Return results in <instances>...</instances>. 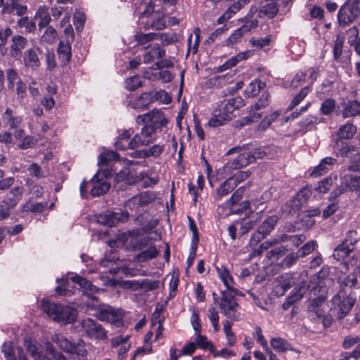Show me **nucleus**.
Segmentation results:
<instances>
[{
    "mask_svg": "<svg viewBox=\"0 0 360 360\" xmlns=\"http://www.w3.org/2000/svg\"><path fill=\"white\" fill-rule=\"evenodd\" d=\"M217 271L224 285L229 291L236 292L238 290L233 287V280L227 269L223 266L217 268Z\"/></svg>",
    "mask_w": 360,
    "mask_h": 360,
    "instance_id": "nucleus-31",
    "label": "nucleus"
},
{
    "mask_svg": "<svg viewBox=\"0 0 360 360\" xmlns=\"http://www.w3.org/2000/svg\"><path fill=\"white\" fill-rule=\"evenodd\" d=\"M83 331L90 339L103 340L107 339V330L95 320L87 318L81 322Z\"/></svg>",
    "mask_w": 360,
    "mask_h": 360,
    "instance_id": "nucleus-5",
    "label": "nucleus"
},
{
    "mask_svg": "<svg viewBox=\"0 0 360 360\" xmlns=\"http://www.w3.org/2000/svg\"><path fill=\"white\" fill-rule=\"evenodd\" d=\"M359 15L360 12L347 0L338 11V22L340 26L346 27L353 22Z\"/></svg>",
    "mask_w": 360,
    "mask_h": 360,
    "instance_id": "nucleus-10",
    "label": "nucleus"
},
{
    "mask_svg": "<svg viewBox=\"0 0 360 360\" xmlns=\"http://www.w3.org/2000/svg\"><path fill=\"white\" fill-rule=\"evenodd\" d=\"M354 247H351L349 244L345 240L342 243L339 244L334 250L333 257L337 260L343 259L347 257L353 250Z\"/></svg>",
    "mask_w": 360,
    "mask_h": 360,
    "instance_id": "nucleus-32",
    "label": "nucleus"
},
{
    "mask_svg": "<svg viewBox=\"0 0 360 360\" xmlns=\"http://www.w3.org/2000/svg\"><path fill=\"white\" fill-rule=\"evenodd\" d=\"M155 140V132L144 125L141 131L128 142L127 147L133 150L141 146H147Z\"/></svg>",
    "mask_w": 360,
    "mask_h": 360,
    "instance_id": "nucleus-8",
    "label": "nucleus"
},
{
    "mask_svg": "<svg viewBox=\"0 0 360 360\" xmlns=\"http://www.w3.org/2000/svg\"><path fill=\"white\" fill-rule=\"evenodd\" d=\"M23 63L25 68L32 70H37L40 66V60L36 49H30L25 51Z\"/></svg>",
    "mask_w": 360,
    "mask_h": 360,
    "instance_id": "nucleus-22",
    "label": "nucleus"
},
{
    "mask_svg": "<svg viewBox=\"0 0 360 360\" xmlns=\"http://www.w3.org/2000/svg\"><path fill=\"white\" fill-rule=\"evenodd\" d=\"M278 221V217L276 215L269 217L262 225L258 227L259 231H261L266 236L269 235L272 230L274 229Z\"/></svg>",
    "mask_w": 360,
    "mask_h": 360,
    "instance_id": "nucleus-37",
    "label": "nucleus"
},
{
    "mask_svg": "<svg viewBox=\"0 0 360 360\" xmlns=\"http://www.w3.org/2000/svg\"><path fill=\"white\" fill-rule=\"evenodd\" d=\"M136 122L139 124L145 123V125L155 133L157 130L167 125L168 120L162 110L154 109L148 113L139 115Z\"/></svg>",
    "mask_w": 360,
    "mask_h": 360,
    "instance_id": "nucleus-4",
    "label": "nucleus"
},
{
    "mask_svg": "<svg viewBox=\"0 0 360 360\" xmlns=\"http://www.w3.org/2000/svg\"><path fill=\"white\" fill-rule=\"evenodd\" d=\"M110 175L108 170L98 171L91 179L90 183L92 188L90 194L93 197H98L107 193L110 185L107 181V177Z\"/></svg>",
    "mask_w": 360,
    "mask_h": 360,
    "instance_id": "nucleus-6",
    "label": "nucleus"
},
{
    "mask_svg": "<svg viewBox=\"0 0 360 360\" xmlns=\"http://www.w3.org/2000/svg\"><path fill=\"white\" fill-rule=\"evenodd\" d=\"M310 196L311 192L308 188H304L300 190L290 202V212L298 211L307 202Z\"/></svg>",
    "mask_w": 360,
    "mask_h": 360,
    "instance_id": "nucleus-21",
    "label": "nucleus"
},
{
    "mask_svg": "<svg viewBox=\"0 0 360 360\" xmlns=\"http://www.w3.org/2000/svg\"><path fill=\"white\" fill-rule=\"evenodd\" d=\"M250 2V0H238V1L234 2L226 11L225 13H228L229 15H232L238 11H240L243 6L247 5Z\"/></svg>",
    "mask_w": 360,
    "mask_h": 360,
    "instance_id": "nucleus-63",
    "label": "nucleus"
},
{
    "mask_svg": "<svg viewBox=\"0 0 360 360\" xmlns=\"http://www.w3.org/2000/svg\"><path fill=\"white\" fill-rule=\"evenodd\" d=\"M127 102V105L133 109L144 110L150 102V93H143L139 97L130 98Z\"/></svg>",
    "mask_w": 360,
    "mask_h": 360,
    "instance_id": "nucleus-26",
    "label": "nucleus"
},
{
    "mask_svg": "<svg viewBox=\"0 0 360 360\" xmlns=\"http://www.w3.org/2000/svg\"><path fill=\"white\" fill-rule=\"evenodd\" d=\"M207 316L213 326L214 330L215 331H218L219 329V317L218 311L216 310V309L214 307H211L208 309Z\"/></svg>",
    "mask_w": 360,
    "mask_h": 360,
    "instance_id": "nucleus-59",
    "label": "nucleus"
},
{
    "mask_svg": "<svg viewBox=\"0 0 360 360\" xmlns=\"http://www.w3.org/2000/svg\"><path fill=\"white\" fill-rule=\"evenodd\" d=\"M51 340L55 342L62 350L70 352L72 349V343L60 334L55 333L51 336Z\"/></svg>",
    "mask_w": 360,
    "mask_h": 360,
    "instance_id": "nucleus-36",
    "label": "nucleus"
},
{
    "mask_svg": "<svg viewBox=\"0 0 360 360\" xmlns=\"http://www.w3.org/2000/svg\"><path fill=\"white\" fill-rule=\"evenodd\" d=\"M47 206V202H36L33 203L30 200L27 201L21 208L22 212H32L35 213L42 212Z\"/></svg>",
    "mask_w": 360,
    "mask_h": 360,
    "instance_id": "nucleus-38",
    "label": "nucleus"
},
{
    "mask_svg": "<svg viewBox=\"0 0 360 360\" xmlns=\"http://www.w3.org/2000/svg\"><path fill=\"white\" fill-rule=\"evenodd\" d=\"M24 188L22 186H17L12 188L7 193V197L5 200H4V201L6 202V204L10 206V207L13 209L20 200Z\"/></svg>",
    "mask_w": 360,
    "mask_h": 360,
    "instance_id": "nucleus-29",
    "label": "nucleus"
},
{
    "mask_svg": "<svg viewBox=\"0 0 360 360\" xmlns=\"http://www.w3.org/2000/svg\"><path fill=\"white\" fill-rule=\"evenodd\" d=\"M165 53V51L161 49L158 44L147 46L143 55V63H150L156 59L162 58Z\"/></svg>",
    "mask_w": 360,
    "mask_h": 360,
    "instance_id": "nucleus-19",
    "label": "nucleus"
},
{
    "mask_svg": "<svg viewBox=\"0 0 360 360\" xmlns=\"http://www.w3.org/2000/svg\"><path fill=\"white\" fill-rule=\"evenodd\" d=\"M131 133L130 130L122 129L120 131L117 140L115 142V147L120 150H125L127 147L128 139L130 138Z\"/></svg>",
    "mask_w": 360,
    "mask_h": 360,
    "instance_id": "nucleus-41",
    "label": "nucleus"
},
{
    "mask_svg": "<svg viewBox=\"0 0 360 360\" xmlns=\"http://www.w3.org/2000/svg\"><path fill=\"white\" fill-rule=\"evenodd\" d=\"M355 302L356 298L352 292L341 288L330 300V310H336L337 318L341 320L349 313Z\"/></svg>",
    "mask_w": 360,
    "mask_h": 360,
    "instance_id": "nucleus-2",
    "label": "nucleus"
},
{
    "mask_svg": "<svg viewBox=\"0 0 360 360\" xmlns=\"http://www.w3.org/2000/svg\"><path fill=\"white\" fill-rule=\"evenodd\" d=\"M294 283L292 275L290 274L281 275L276 278L274 292L277 295H283Z\"/></svg>",
    "mask_w": 360,
    "mask_h": 360,
    "instance_id": "nucleus-16",
    "label": "nucleus"
},
{
    "mask_svg": "<svg viewBox=\"0 0 360 360\" xmlns=\"http://www.w3.org/2000/svg\"><path fill=\"white\" fill-rule=\"evenodd\" d=\"M27 40L25 37L15 34L11 37L10 46V55L14 58H19L22 55V51L26 47Z\"/></svg>",
    "mask_w": 360,
    "mask_h": 360,
    "instance_id": "nucleus-17",
    "label": "nucleus"
},
{
    "mask_svg": "<svg viewBox=\"0 0 360 360\" xmlns=\"http://www.w3.org/2000/svg\"><path fill=\"white\" fill-rule=\"evenodd\" d=\"M41 307L42 310L56 321L69 323L75 319L76 311L70 307L58 304L46 300L41 302Z\"/></svg>",
    "mask_w": 360,
    "mask_h": 360,
    "instance_id": "nucleus-1",
    "label": "nucleus"
},
{
    "mask_svg": "<svg viewBox=\"0 0 360 360\" xmlns=\"http://www.w3.org/2000/svg\"><path fill=\"white\" fill-rule=\"evenodd\" d=\"M311 91L309 86L302 88L300 91L293 98L290 104L288 107V110H292L295 106L299 105L301 101L307 96Z\"/></svg>",
    "mask_w": 360,
    "mask_h": 360,
    "instance_id": "nucleus-49",
    "label": "nucleus"
},
{
    "mask_svg": "<svg viewBox=\"0 0 360 360\" xmlns=\"http://www.w3.org/2000/svg\"><path fill=\"white\" fill-rule=\"evenodd\" d=\"M300 257L298 256L297 252H292L287 255L285 258L281 261L280 266L283 269H288L295 264Z\"/></svg>",
    "mask_w": 360,
    "mask_h": 360,
    "instance_id": "nucleus-55",
    "label": "nucleus"
},
{
    "mask_svg": "<svg viewBox=\"0 0 360 360\" xmlns=\"http://www.w3.org/2000/svg\"><path fill=\"white\" fill-rule=\"evenodd\" d=\"M70 42L60 41L58 44V54L59 58L64 64L70 62L72 56L71 46Z\"/></svg>",
    "mask_w": 360,
    "mask_h": 360,
    "instance_id": "nucleus-33",
    "label": "nucleus"
},
{
    "mask_svg": "<svg viewBox=\"0 0 360 360\" xmlns=\"http://www.w3.org/2000/svg\"><path fill=\"white\" fill-rule=\"evenodd\" d=\"M191 323L195 331V333H199L202 331V326L200 319L199 311L196 307H193L191 316Z\"/></svg>",
    "mask_w": 360,
    "mask_h": 360,
    "instance_id": "nucleus-51",
    "label": "nucleus"
},
{
    "mask_svg": "<svg viewBox=\"0 0 360 360\" xmlns=\"http://www.w3.org/2000/svg\"><path fill=\"white\" fill-rule=\"evenodd\" d=\"M24 345L27 352L34 360H52L45 355L37 344L32 340H25Z\"/></svg>",
    "mask_w": 360,
    "mask_h": 360,
    "instance_id": "nucleus-25",
    "label": "nucleus"
},
{
    "mask_svg": "<svg viewBox=\"0 0 360 360\" xmlns=\"http://www.w3.org/2000/svg\"><path fill=\"white\" fill-rule=\"evenodd\" d=\"M238 152H240L239 155L229 163L231 168L238 169L245 167L254 162V157L252 156V152L245 150V146L243 147L232 148L228 151L227 154L230 155Z\"/></svg>",
    "mask_w": 360,
    "mask_h": 360,
    "instance_id": "nucleus-13",
    "label": "nucleus"
},
{
    "mask_svg": "<svg viewBox=\"0 0 360 360\" xmlns=\"http://www.w3.org/2000/svg\"><path fill=\"white\" fill-rule=\"evenodd\" d=\"M85 304L87 309L95 311L94 315L100 321L117 324V326L122 323V315L121 312L110 306L99 304L98 300L97 301L86 302Z\"/></svg>",
    "mask_w": 360,
    "mask_h": 360,
    "instance_id": "nucleus-3",
    "label": "nucleus"
},
{
    "mask_svg": "<svg viewBox=\"0 0 360 360\" xmlns=\"http://www.w3.org/2000/svg\"><path fill=\"white\" fill-rule=\"evenodd\" d=\"M57 38V32L56 30L51 26H49L46 27L44 34L40 37L41 43L44 44H53Z\"/></svg>",
    "mask_w": 360,
    "mask_h": 360,
    "instance_id": "nucleus-46",
    "label": "nucleus"
},
{
    "mask_svg": "<svg viewBox=\"0 0 360 360\" xmlns=\"http://www.w3.org/2000/svg\"><path fill=\"white\" fill-rule=\"evenodd\" d=\"M141 290L144 292L154 290L159 288L160 282L158 280L141 279Z\"/></svg>",
    "mask_w": 360,
    "mask_h": 360,
    "instance_id": "nucleus-57",
    "label": "nucleus"
},
{
    "mask_svg": "<svg viewBox=\"0 0 360 360\" xmlns=\"http://www.w3.org/2000/svg\"><path fill=\"white\" fill-rule=\"evenodd\" d=\"M269 94L268 93L264 92L258 102H257L253 105L250 106V111L259 110L262 108L266 107L269 103Z\"/></svg>",
    "mask_w": 360,
    "mask_h": 360,
    "instance_id": "nucleus-58",
    "label": "nucleus"
},
{
    "mask_svg": "<svg viewBox=\"0 0 360 360\" xmlns=\"http://www.w3.org/2000/svg\"><path fill=\"white\" fill-rule=\"evenodd\" d=\"M356 132V127L352 123H347L340 127L336 131V140L339 144H345L342 140L351 139Z\"/></svg>",
    "mask_w": 360,
    "mask_h": 360,
    "instance_id": "nucleus-20",
    "label": "nucleus"
},
{
    "mask_svg": "<svg viewBox=\"0 0 360 360\" xmlns=\"http://www.w3.org/2000/svg\"><path fill=\"white\" fill-rule=\"evenodd\" d=\"M27 171L29 172L30 175L37 179H41L44 176V174L41 167L37 163H32L27 167Z\"/></svg>",
    "mask_w": 360,
    "mask_h": 360,
    "instance_id": "nucleus-64",
    "label": "nucleus"
},
{
    "mask_svg": "<svg viewBox=\"0 0 360 360\" xmlns=\"http://www.w3.org/2000/svg\"><path fill=\"white\" fill-rule=\"evenodd\" d=\"M316 243L314 240H310L304 244L301 248L297 250L298 256L304 257L310 254L315 248Z\"/></svg>",
    "mask_w": 360,
    "mask_h": 360,
    "instance_id": "nucleus-60",
    "label": "nucleus"
},
{
    "mask_svg": "<svg viewBox=\"0 0 360 360\" xmlns=\"http://www.w3.org/2000/svg\"><path fill=\"white\" fill-rule=\"evenodd\" d=\"M229 120H231L222 113L221 109H216L214 110L212 116L208 122V124L210 127H217L224 125Z\"/></svg>",
    "mask_w": 360,
    "mask_h": 360,
    "instance_id": "nucleus-35",
    "label": "nucleus"
},
{
    "mask_svg": "<svg viewBox=\"0 0 360 360\" xmlns=\"http://www.w3.org/2000/svg\"><path fill=\"white\" fill-rule=\"evenodd\" d=\"M336 102L333 98H328L324 100L320 107V111L322 115H330L335 110Z\"/></svg>",
    "mask_w": 360,
    "mask_h": 360,
    "instance_id": "nucleus-47",
    "label": "nucleus"
},
{
    "mask_svg": "<svg viewBox=\"0 0 360 360\" xmlns=\"http://www.w3.org/2000/svg\"><path fill=\"white\" fill-rule=\"evenodd\" d=\"M159 254V251L155 246H150L147 250L141 252L136 256V259L140 262H146L155 258Z\"/></svg>",
    "mask_w": 360,
    "mask_h": 360,
    "instance_id": "nucleus-44",
    "label": "nucleus"
},
{
    "mask_svg": "<svg viewBox=\"0 0 360 360\" xmlns=\"http://www.w3.org/2000/svg\"><path fill=\"white\" fill-rule=\"evenodd\" d=\"M236 187V183L233 181V179L229 178L217 189L216 195L214 197L215 200L217 201L221 200L224 196L231 193Z\"/></svg>",
    "mask_w": 360,
    "mask_h": 360,
    "instance_id": "nucleus-28",
    "label": "nucleus"
},
{
    "mask_svg": "<svg viewBox=\"0 0 360 360\" xmlns=\"http://www.w3.org/2000/svg\"><path fill=\"white\" fill-rule=\"evenodd\" d=\"M200 333H195V343L196 347L204 350H210L212 352H214V347L212 342L209 341L205 335H202Z\"/></svg>",
    "mask_w": 360,
    "mask_h": 360,
    "instance_id": "nucleus-42",
    "label": "nucleus"
},
{
    "mask_svg": "<svg viewBox=\"0 0 360 360\" xmlns=\"http://www.w3.org/2000/svg\"><path fill=\"white\" fill-rule=\"evenodd\" d=\"M342 186L334 190L332 194L336 198L347 191L360 192V176L346 174L342 178Z\"/></svg>",
    "mask_w": 360,
    "mask_h": 360,
    "instance_id": "nucleus-11",
    "label": "nucleus"
},
{
    "mask_svg": "<svg viewBox=\"0 0 360 360\" xmlns=\"http://www.w3.org/2000/svg\"><path fill=\"white\" fill-rule=\"evenodd\" d=\"M156 40H160L162 44L165 46L176 42L177 37L173 32L156 33Z\"/></svg>",
    "mask_w": 360,
    "mask_h": 360,
    "instance_id": "nucleus-50",
    "label": "nucleus"
},
{
    "mask_svg": "<svg viewBox=\"0 0 360 360\" xmlns=\"http://www.w3.org/2000/svg\"><path fill=\"white\" fill-rule=\"evenodd\" d=\"M35 18L39 19L38 27L40 30L47 27L51 20L48 6H39L35 13Z\"/></svg>",
    "mask_w": 360,
    "mask_h": 360,
    "instance_id": "nucleus-30",
    "label": "nucleus"
},
{
    "mask_svg": "<svg viewBox=\"0 0 360 360\" xmlns=\"http://www.w3.org/2000/svg\"><path fill=\"white\" fill-rule=\"evenodd\" d=\"M193 33L195 36V41L193 44H192V37L193 35L190 34L189 37L188 38L187 43H188V53L192 52L193 54H195L198 51L199 43H200V30L199 27H195L193 30Z\"/></svg>",
    "mask_w": 360,
    "mask_h": 360,
    "instance_id": "nucleus-45",
    "label": "nucleus"
},
{
    "mask_svg": "<svg viewBox=\"0 0 360 360\" xmlns=\"http://www.w3.org/2000/svg\"><path fill=\"white\" fill-rule=\"evenodd\" d=\"M260 205L262 206L261 210L257 212L255 214L252 216L250 219L248 221L243 220L242 221L239 230V233L240 236L246 234L248 231H250L256 226L258 221H259L262 219V213L265 209V206L264 203H261Z\"/></svg>",
    "mask_w": 360,
    "mask_h": 360,
    "instance_id": "nucleus-18",
    "label": "nucleus"
},
{
    "mask_svg": "<svg viewBox=\"0 0 360 360\" xmlns=\"http://www.w3.org/2000/svg\"><path fill=\"white\" fill-rule=\"evenodd\" d=\"M126 88L129 91H134L142 84L140 76L134 75L125 80Z\"/></svg>",
    "mask_w": 360,
    "mask_h": 360,
    "instance_id": "nucleus-56",
    "label": "nucleus"
},
{
    "mask_svg": "<svg viewBox=\"0 0 360 360\" xmlns=\"http://www.w3.org/2000/svg\"><path fill=\"white\" fill-rule=\"evenodd\" d=\"M6 79L8 82V87L9 89H13L17 81L21 79L18 72L13 68H8L6 71Z\"/></svg>",
    "mask_w": 360,
    "mask_h": 360,
    "instance_id": "nucleus-53",
    "label": "nucleus"
},
{
    "mask_svg": "<svg viewBox=\"0 0 360 360\" xmlns=\"http://www.w3.org/2000/svg\"><path fill=\"white\" fill-rule=\"evenodd\" d=\"M135 39L137 42V44L142 45L148 41H151L153 40H156V33L148 32V33H143V32H137L135 36Z\"/></svg>",
    "mask_w": 360,
    "mask_h": 360,
    "instance_id": "nucleus-54",
    "label": "nucleus"
},
{
    "mask_svg": "<svg viewBox=\"0 0 360 360\" xmlns=\"http://www.w3.org/2000/svg\"><path fill=\"white\" fill-rule=\"evenodd\" d=\"M1 351L6 360H15V352L12 342H5L1 347Z\"/></svg>",
    "mask_w": 360,
    "mask_h": 360,
    "instance_id": "nucleus-61",
    "label": "nucleus"
},
{
    "mask_svg": "<svg viewBox=\"0 0 360 360\" xmlns=\"http://www.w3.org/2000/svg\"><path fill=\"white\" fill-rule=\"evenodd\" d=\"M308 290V285L306 281H302L298 286L292 290L290 296L297 302L300 300Z\"/></svg>",
    "mask_w": 360,
    "mask_h": 360,
    "instance_id": "nucleus-52",
    "label": "nucleus"
},
{
    "mask_svg": "<svg viewBox=\"0 0 360 360\" xmlns=\"http://www.w3.org/2000/svg\"><path fill=\"white\" fill-rule=\"evenodd\" d=\"M71 280L77 284L84 290V294L91 299L88 302L97 301V297L94 296L93 294L98 292L99 289L94 286L91 282L79 275L72 276Z\"/></svg>",
    "mask_w": 360,
    "mask_h": 360,
    "instance_id": "nucleus-15",
    "label": "nucleus"
},
{
    "mask_svg": "<svg viewBox=\"0 0 360 360\" xmlns=\"http://www.w3.org/2000/svg\"><path fill=\"white\" fill-rule=\"evenodd\" d=\"M266 86L264 82L261 80H254L251 82L245 89V92L249 97H255L259 94L262 89Z\"/></svg>",
    "mask_w": 360,
    "mask_h": 360,
    "instance_id": "nucleus-39",
    "label": "nucleus"
},
{
    "mask_svg": "<svg viewBox=\"0 0 360 360\" xmlns=\"http://www.w3.org/2000/svg\"><path fill=\"white\" fill-rule=\"evenodd\" d=\"M214 298V303L220 308L221 313L225 316L231 318L230 312L233 311L238 307L237 302H225L222 300H219V297L215 292L212 293Z\"/></svg>",
    "mask_w": 360,
    "mask_h": 360,
    "instance_id": "nucleus-27",
    "label": "nucleus"
},
{
    "mask_svg": "<svg viewBox=\"0 0 360 360\" xmlns=\"http://www.w3.org/2000/svg\"><path fill=\"white\" fill-rule=\"evenodd\" d=\"M360 115V101L354 100L349 101L342 111L344 118Z\"/></svg>",
    "mask_w": 360,
    "mask_h": 360,
    "instance_id": "nucleus-34",
    "label": "nucleus"
},
{
    "mask_svg": "<svg viewBox=\"0 0 360 360\" xmlns=\"http://www.w3.org/2000/svg\"><path fill=\"white\" fill-rule=\"evenodd\" d=\"M129 214L127 212H115L112 211H105L97 215V221L99 224L108 226H115L119 222H124L127 220Z\"/></svg>",
    "mask_w": 360,
    "mask_h": 360,
    "instance_id": "nucleus-12",
    "label": "nucleus"
},
{
    "mask_svg": "<svg viewBox=\"0 0 360 360\" xmlns=\"http://www.w3.org/2000/svg\"><path fill=\"white\" fill-rule=\"evenodd\" d=\"M343 44H344L343 37H342L340 35H338L336 37L334 46H333V56L335 60H338L342 54Z\"/></svg>",
    "mask_w": 360,
    "mask_h": 360,
    "instance_id": "nucleus-62",
    "label": "nucleus"
},
{
    "mask_svg": "<svg viewBox=\"0 0 360 360\" xmlns=\"http://www.w3.org/2000/svg\"><path fill=\"white\" fill-rule=\"evenodd\" d=\"M336 162L335 158L327 157L323 158L319 163V165L314 167L311 173L312 176H320L328 172L330 167Z\"/></svg>",
    "mask_w": 360,
    "mask_h": 360,
    "instance_id": "nucleus-23",
    "label": "nucleus"
},
{
    "mask_svg": "<svg viewBox=\"0 0 360 360\" xmlns=\"http://www.w3.org/2000/svg\"><path fill=\"white\" fill-rule=\"evenodd\" d=\"M260 12L268 15L269 18H274L278 12V6L274 0H266L262 7Z\"/></svg>",
    "mask_w": 360,
    "mask_h": 360,
    "instance_id": "nucleus-40",
    "label": "nucleus"
},
{
    "mask_svg": "<svg viewBox=\"0 0 360 360\" xmlns=\"http://www.w3.org/2000/svg\"><path fill=\"white\" fill-rule=\"evenodd\" d=\"M311 302L308 306L310 311H314L317 317H323V311L319 309L326 300V289L319 285L313 288L309 292Z\"/></svg>",
    "mask_w": 360,
    "mask_h": 360,
    "instance_id": "nucleus-7",
    "label": "nucleus"
},
{
    "mask_svg": "<svg viewBox=\"0 0 360 360\" xmlns=\"http://www.w3.org/2000/svg\"><path fill=\"white\" fill-rule=\"evenodd\" d=\"M271 346L277 352L283 353L287 351H294L297 353H300V351L294 349L291 344L289 343L285 339L276 337L271 339Z\"/></svg>",
    "mask_w": 360,
    "mask_h": 360,
    "instance_id": "nucleus-24",
    "label": "nucleus"
},
{
    "mask_svg": "<svg viewBox=\"0 0 360 360\" xmlns=\"http://www.w3.org/2000/svg\"><path fill=\"white\" fill-rule=\"evenodd\" d=\"M334 150L337 155L347 158L350 165H360V148L350 144H339L338 141L335 142Z\"/></svg>",
    "mask_w": 360,
    "mask_h": 360,
    "instance_id": "nucleus-9",
    "label": "nucleus"
},
{
    "mask_svg": "<svg viewBox=\"0 0 360 360\" xmlns=\"http://www.w3.org/2000/svg\"><path fill=\"white\" fill-rule=\"evenodd\" d=\"M20 18L17 21V25L20 28H25L26 32H32L36 29V25L34 22L30 20L27 16H20Z\"/></svg>",
    "mask_w": 360,
    "mask_h": 360,
    "instance_id": "nucleus-48",
    "label": "nucleus"
},
{
    "mask_svg": "<svg viewBox=\"0 0 360 360\" xmlns=\"http://www.w3.org/2000/svg\"><path fill=\"white\" fill-rule=\"evenodd\" d=\"M27 11L28 7L26 4H22V0H8L1 11V15L4 17L11 15L23 16Z\"/></svg>",
    "mask_w": 360,
    "mask_h": 360,
    "instance_id": "nucleus-14",
    "label": "nucleus"
},
{
    "mask_svg": "<svg viewBox=\"0 0 360 360\" xmlns=\"http://www.w3.org/2000/svg\"><path fill=\"white\" fill-rule=\"evenodd\" d=\"M3 120L11 129L18 127L21 122V118L13 117L12 110L9 108L5 110L3 115Z\"/></svg>",
    "mask_w": 360,
    "mask_h": 360,
    "instance_id": "nucleus-43",
    "label": "nucleus"
}]
</instances>
